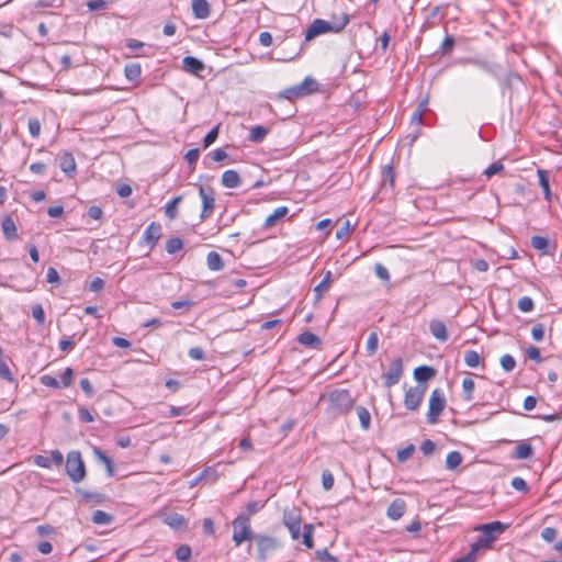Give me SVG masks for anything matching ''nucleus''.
<instances>
[{
	"label": "nucleus",
	"instance_id": "obj_1",
	"mask_svg": "<svg viewBox=\"0 0 562 562\" xmlns=\"http://www.w3.org/2000/svg\"><path fill=\"white\" fill-rule=\"evenodd\" d=\"M349 23V18L344 14L338 21L328 22L322 19H315L307 27L305 32V41H312L313 38L325 34V33H339Z\"/></svg>",
	"mask_w": 562,
	"mask_h": 562
},
{
	"label": "nucleus",
	"instance_id": "obj_2",
	"mask_svg": "<svg viewBox=\"0 0 562 562\" xmlns=\"http://www.w3.org/2000/svg\"><path fill=\"white\" fill-rule=\"evenodd\" d=\"M233 537L232 540L236 547L244 541L254 540L257 533L252 532L250 519L245 513H240L232 522Z\"/></svg>",
	"mask_w": 562,
	"mask_h": 562
},
{
	"label": "nucleus",
	"instance_id": "obj_3",
	"mask_svg": "<svg viewBox=\"0 0 562 562\" xmlns=\"http://www.w3.org/2000/svg\"><path fill=\"white\" fill-rule=\"evenodd\" d=\"M65 470L69 479L74 483L81 482L86 476V465L81 453L78 450L68 452L66 458Z\"/></svg>",
	"mask_w": 562,
	"mask_h": 562
},
{
	"label": "nucleus",
	"instance_id": "obj_4",
	"mask_svg": "<svg viewBox=\"0 0 562 562\" xmlns=\"http://www.w3.org/2000/svg\"><path fill=\"white\" fill-rule=\"evenodd\" d=\"M506 528L507 526L501 521H492L482 525L479 529L483 532V536L476 541V543L483 550L490 549L497 535L505 531Z\"/></svg>",
	"mask_w": 562,
	"mask_h": 562
},
{
	"label": "nucleus",
	"instance_id": "obj_5",
	"mask_svg": "<svg viewBox=\"0 0 562 562\" xmlns=\"http://www.w3.org/2000/svg\"><path fill=\"white\" fill-rule=\"evenodd\" d=\"M445 406L446 397L443 392L440 389H435L429 398V409L427 414L428 424H436L438 422V417L441 415Z\"/></svg>",
	"mask_w": 562,
	"mask_h": 562
},
{
	"label": "nucleus",
	"instance_id": "obj_6",
	"mask_svg": "<svg viewBox=\"0 0 562 562\" xmlns=\"http://www.w3.org/2000/svg\"><path fill=\"white\" fill-rule=\"evenodd\" d=\"M254 540L257 542V559L259 561L267 560L280 547L279 541L271 536L257 533Z\"/></svg>",
	"mask_w": 562,
	"mask_h": 562
},
{
	"label": "nucleus",
	"instance_id": "obj_7",
	"mask_svg": "<svg viewBox=\"0 0 562 562\" xmlns=\"http://www.w3.org/2000/svg\"><path fill=\"white\" fill-rule=\"evenodd\" d=\"M199 195L202 201V211L200 214L201 221L209 218L215 207V193L211 187H204L199 184Z\"/></svg>",
	"mask_w": 562,
	"mask_h": 562
},
{
	"label": "nucleus",
	"instance_id": "obj_8",
	"mask_svg": "<svg viewBox=\"0 0 562 562\" xmlns=\"http://www.w3.org/2000/svg\"><path fill=\"white\" fill-rule=\"evenodd\" d=\"M329 402L340 413L351 408L353 400L348 390H334L329 393Z\"/></svg>",
	"mask_w": 562,
	"mask_h": 562
},
{
	"label": "nucleus",
	"instance_id": "obj_9",
	"mask_svg": "<svg viewBox=\"0 0 562 562\" xmlns=\"http://www.w3.org/2000/svg\"><path fill=\"white\" fill-rule=\"evenodd\" d=\"M403 372L404 368L402 358L394 359L390 364L389 370L382 374L384 386L391 387L397 384L403 375Z\"/></svg>",
	"mask_w": 562,
	"mask_h": 562
},
{
	"label": "nucleus",
	"instance_id": "obj_10",
	"mask_svg": "<svg viewBox=\"0 0 562 562\" xmlns=\"http://www.w3.org/2000/svg\"><path fill=\"white\" fill-rule=\"evenodd\" d=\"M426 389H427V385H417L415 387H409L405 392V396H404L405 407L409 411H416L419 407V405L424 398Z\"/></svg>",
	"mask_w": 562,
	"mask_h": 562
},
{
	"label": "nucleus",
	"instance_id": "obj_11",
	"mask_svg": "<svg viewBox=\"0 0 562 562\" xmlns=\"http://www.w3.org/2000/svg\"><path fill=\"white\" fill-rule=\"evenodd\" d=\"M283 524L288 527L293 540L301 536V517L295 509L284 512Z\"/></svg>",
	"mask_w": 562,
	"mask_h": 562
},
{
	"label": "nucleus",
	"instance_id": "obj_12",
	"mask_svg": "<svg viewBox=\"0 0 562 562\" xmlns=\"http://www.w3.org/2000/svg\"><path fill=\"white\" fill-rule=\"evenodd\" d=\"M182 67L187 72L198 77H202L201 72L205 69L203 61L193 56H186L182 59Z\"/></svg>",
	"mask_w": 562,
	"mask_h": 562
},
{
	"label": "nucleus",
	"instance_id": "obj_13",
	"mask_svg": "<svg viewBox=\"0 0 562 562\" xmlns=\"http://www.w3.org/2000/svg\"><path fill=\"white\" fill-rule=\"evenodd\" d=\"M161 234V226L156 222H151L143 233V239L153 248L158 241Z\"/></svg>",
	"mask_w": 562,
	"mask_h": 562
},
{
	"label": "nucleus",
	"instance_id": "obj_14",
	"mask_svg": "<svg viewBox=\"0 0 562 562\" xmlns=\"http://www.w3.org/2000/svg\"><path fill=\"white\" fill-rule=\"evenodd\" d=\"M406 510V503L402 498H395L392 501L386 510L387 518L392 520H398L403 517Z\"/></svg>",
	"mask_w": 562,
	"mask_h": 562
},
{
	"label": "nucleus",
	"instance_id": "obj_15",
	"mask_svg": "<svg viewBox=\"0 0 562 562\" xmlns=\"http://www.w3.org/2000/svg\"><path fill=\"white\" fill-rule=\"evenodd\" d=\"M194 18L203 20L210 15V4L206 0H191Z\"/></svg>",
	"mask_w": 562,
	"mask_h": 562
},
{
	"label": "nucleus",
	"instance_id": "obj_16",
	"mask_svg": "<svg viewBox=\"0 0 562 562\" xmlns=\"http://www.w3.org/2000/svg\"><path fill=\"white\" fill-rule=\"evenodd\" d=\"M429 330L431 335L440 341H446L448 339L447 327L443 322L439 319L430 321Z\"/></svg>",
	"mask_w": 562,
	"mask_h": 562
},
{
	"label": "nucleus",
	"instance_id": "obj_17",
	"mask_svg": "<svg viewBox=\"0 0 562 562\" xmlns=\"http://www.w3.org/2000/svg\"><path fill=\"white\" fill-rule=\"evenodd\" d=\"M164 522L173 530H183L188 527V520L178 513L165 517Z\"/></svg>",
	"mask_w": 562,
	"mask_h": 562
},
{
	"label": "nucleus",
	"instance_id": "obj_18",
	"mask_svg": "<svg viewBox=\"0 0 562 562\" xmlns=\"http://www.w3.org/2000/svg\"><path fill=\"white\" fill-rule=\"evenodd\" d=\"M59 167L65 173H67L69 176L75 173L76 172V161H75L72 154H70L68 151L63 153L59 156Z\"/></svg>",
	"mask_w": 562,
	"mask_h": 562
},
{
	"label": "nucleus",
	"instance_id": "obj_19",
	"mask_svg": "<svg viewBox=\"0 0 562 562\" xmlns=\"http://www.w3.org/2000/svg\"><path fill=\"white\" fill-rule=\"evenodd\" d=\"M436 375V370L428 366H419L414 370L415 380L422 385Z\"/></svg>",
	"mask_w": 562,
	"mask_h": 562
},
{
	"label": "nucleus",
	"instance_id": "obj_20",
	"mask_svg": "<svg viewBox=\"0 0 562 562\" xmlns=\"http://www.w3.org/2000/svg\"><path fill=\"white\" fill-rule=\"evenodd\" d=\"M2 233L7 240H14L18 238V229L13 218L8 215L2 221Z\"/></svg>",
	"mask_w": 562,
	"mask_h": 562
},
{
	"label": "nucleus",
	"instance_id": "obj_21",
	"mask_svg": "<svg viewBox=\"0 0 562 562\" xmlns=\"http://www.w3.org/2000/svg\"><path fill=\"white\" fill-rule=\"evenodd\" d=\"M240 177L235 170H226L222 175V184L228 189H235L240 186Z\"/></svg>",
	"mask_w": 562,
	"mask_h": 562
},
{
	"label": "nucleus",
	"instance_id": "obj_22",
	"mask_svg": "<svg viewBox=\"0 0 562 562\" xmlns=\"http://www.w3.org/2000/svg\"><path fill=\"white\" fill-rule=\"evenodd\" d=\"M533 456V448L530 443L528 442H519L514 452H513V458L514 459H517V460H525V459H529Z\"/></svg>",
	"mask_w": 562,
	"mask_h": 562
},
{
	"label": "nucleus",
	"instance_id": "obj_23",
	"mask_svg": "<svg viewBox=\"0 0 562 562\" xmlns=\"http://www.w3.org/2000/svg\"><path fill=\"white\" fill-rule=\"evenodd\" d=\"M288 212L289 210L286 206L277 207L270 215L266 217L263 227L270 228L274 226L280 220H282L288 214Z\"/></svg>",
	"mask_w": 562,
	"mask_h": 562
},
{
	"label": "nucleus",
	"instance_id": "obj_24",
	"mask_svg": "<svg viewBox=\"0 0 562 562\" xmlns=\"http://www.w3.org/2000/svg\"><path fill=\"white\" fill-rule=\"evenodd\" d=\"M331 277H333V273L331 271H326L325 272V276H324V279L314 288V294H315V300L316 301H319L324 293H326L330 286V283H331Z\"/></svg>",
	"mask_w": 562,
	"mask_h": 562
},
{
	"label": "nucleus",
	"instance_id": "obj_25",
	"mask_svg": "<svg viewBox=\"0 0 562 562\" xmlns=\"http://www.w3.org/2000/svg\"><path fill=\"white\" fill-rule=\"evenodd\" d=\"M297 341L301 345L310 348H317L322 344L321 338L313 334L312 331H304L300 334L297 337Z\"/></svg>",
	"mask_w": 562,
	"mask_h": 562
},
{
	"label": "nucleus",
	"instance_id": "obj_26",
	"mask_svg": "<svg viewBox=\"0 0 562 562\" xmlns=\"http://www.w3.org/2000/svg\"><path fill=\"white\" fill-rule=\"evenodd\" d=\"M93 454L99 462H101L105 465L108 476H113L114 475V464H113L112 459L110 457H108L101 449H99L97 447L93 449Z\"/></svg>",
	"mask_w": 562,
	"mask_h": 562
},
{
	"label": "nucleus",
	"instance_id": "obj_27",
	"mask_svg": "<svg viewBox=\"0 0 562 562\" xmlns=\"http://www.w3.org/2000/svg\"><path fill=\"white\" fill-rule=\"evenodd\" d=\"M423 123V110L416 109L411 117V124L414 125L415 131L409 134L407 137H409V143L413 144L419 134V125Z\"/></svg>",
	"mask_w": 562,
	"mask_h": 562
},
{
	"label": "nucleus",
	"instance_id": "obj_28",
	"mask_svg": "<svg viewBox=\"0 0 562 562\" xmlns=\"http://www.w3.org/2000/svg\"><path fill=\"white\" fill-rule=\"evenodd\" d=\"M269 131V127L262 125L252 126L250 128L248 139L252 143H261L268 135Z\"/></svg>",
	"mask_w": 562,
	"mask_h": 562
},
{
	"label": "nucleus",
	"instance_id": "obj_29",
	"mask_svg": "<svg viewBox=\"0 0 562 562\" xmlns=\"http://www.w3.org/2000/svg\"><path fill=\"white\" fill-rule=\"evenodd\" d=\"M207 268L212 271H220L223 269L224 263L222 257L216 251H210L206 256Z\"/></svg>",
	"mask_w": 562,
	"mask_h": 562
},
{
	"label": "nucleus",
	"instance_id": "obj_30",
	"mask_svg": "<svg viewBox=\"0 0 562 562\" xmlns=\"http://www.w3.org/2000/svg\"><path fill=\"white\" fill-rule=\"evenodd\" d=\"M539 184L542 188L544 199L550 202L551 201V190L549 184V176L548 171L539 169L538 170Z\"/></svg>",
	"mask_w": 562,
	"mask_h": 562
},
{
	"label": "nucleus",
	"instance_id": "obj_31",
	"mask_svg": "<svg viewBox=\"0 0 562 562\" xmlns=\"http://www.w3.org/2000/svg\"><path fill=\"white\" fill-rule=\"evenodd\" d=\"M125 77L130 81H135L140 77L142 68L137 63L127 64L124 68Z\"/></svg>",
	"mask_w": 562,
	"mask_h": 562
},
{
	"label": "nucleus",
	"instance_id": "obj_32",
	"mask_svg": "<svg viewBox=\"0 0 562 562\" xmlns=\"http://www.w3.org/2000/svg\"><path fill=\"white\" fill-rule=\"evenodd\" d=\"M473 64L475 66H477L480 69H482L483 71H485L494 77L498 76V70L501 67L494 63H490L486 60H474Z\"/></svg>",
	"mask_w": 562,
	"mask_h": 562
},
{
	"label": "nucleus",
	"instance_id": "obj_33",
	"mask_svg": "<svg viewBox=\"0 0 562 562\" xmlns=\"http://www.w3.org/2000/svg\"><path fill=\"white\" fill-rule=\"evenodd\" d=\"M301 89V93L303 97L311 94L312 92L317 90V82L315 79L311 77H306L300 85H297Z\"/></svg>",
	"mask_w": 562,
	"mask_h": 562
},
{
	"label": "nucleus",
	"instance_id": "obj_34",
	"mask_svg": "<svg viewBox=\"0 0 562 562\" xmlns=\"http://www.w3.org/2000/svg\"><path fill=\"white\" fill-rule=\"evenodd\" d=\"M182 201V195H178L173 198L169 203H167L165 209V214L168 218L175 220L178 216L177 207Z\"/></svg>",
	"mask_w": 562,
	"mask_h": 562
},
{
	"label": "nucleus",
	"instance_id": "obj_35",
	"mask_svg": "<svg viewBox=\"0 0 562 562\" xmlns=\"http://www.w3.org/2000/svg\"><path fill=\"white\" fill-rule=\"evenodd\" d=\"M462 462V454L459 451H451L446 458V468L448 470L457 469Z\"/></svg>",
	"mask_w": 562,
	"mask_h": 562
},
{
	"label": "nucleus",
	"instance_id": "obj_36",
	"mask_svg": "<svg viewBox=\"0 0 562 562\" xmlns=\"http://www.w3.org/2000/svg\"><path fill=\"white\" fill-rule=\"evenodd\" d=\"M91 520L95 525L104 526V525L111 524L112 520H113V517H112V515H110V514H108V513H105L103 510H95L92 514Z\"/></svg>",
	"mask_w": 562,
	"mask_h": 562
},
{
	"label": "nucleus",
	"instance_id": "obj_37",
	"mask_svg": "<svg viewBox=\"0 0 562 562\" xmlns=\"http://www.w3.org/2000/svg\"><path fill=\"white\" fill-rule=\"evenodd\" d=\"M313 532H314V526L312 524H305L303 527V544L307 549H312L314 547V540H313Z\"/></svg>",
	"mask_w": 562,
	"mask_h": 562
},
{
	"label": "nucleus",
	"instance_id": "obj_38",
	"mask_svg": "<svg viewBox=\"0 0 562 562\" xmlns=\"http://www.w3.org/2000/svg\"><path fill=\"white\" fill-rule=\"evenodd\" d=\"M530 243L535 249L542 251L544 255L548 254L549 239L547 237L532 236Z\"/></svg>",
	"mask_w": 562,
	"mask_h": 562
},
{
	"label": "nucleus",
	"instance_id": "obj_39",
	"mask_svg": "<svg viewBox=\"0 0 562 562\" xmlns=\"http://www.w3.org/2000/svg\"><path fill=\"white\" fill-rule=\"evenodd\" d=\"M302 97L303 95L301 93V89L299 88L297 85L281 91L279 94L280 99H285V100H290V101H294Z\"/></svg>",
	"mask_w": 562,
	"mask_h": 562
},
{
	"label": "nucleus",
	"instance_id": "obj_40",
	"mask_svg": "<svg viewBox=\"0 0 562 562\" xmlns=\"http://www.w3.org/2000/svg\"><path fill=\"white\" fill-rule=\"evenodd\" d=\"M483 549L475 542L472 544L471 550L463 557L454 560L453 562H475L477 553Z\"/></svg>",
	"mask_w": 562,
	"mask_h": 562
},
{
	"label": "nucleus",
	"instance_id": "obj_41",
	"mask_svg": "<svg viewBox=\"0 0 562 562\" xmlns=\"http://www.w3.org/2000/svg\"><path fill=\"white\" fill-rule=\"evenodd\" d=\"M183 248V241L179 237L169 238L166 243V251L173 255Z\"/></svg>",
	"mask_w": 562,
	"mask_h": 562
},
{
	"label": "nucleus",
	"instance_id": "obj_42",
	"mask_svg": "<svg viewBox=\"0 0 562 562\" xmlns=\"http://www.w3.org/2000/svg\"><path fill=\"white\" fill-rule=\"evenodd\" d=\"M475 384L474 381L470 378H465L462 381V391H463V398L467 402L472 401L473 398V391H474Z\"/></svg>",
	"mask_w": 562,
	"mask_h": 562
},
{
	"label": "nucleus",
	"instance_id": "obj_43",
	"mask_svg": "<svg viewBox=\"0 0 562 562\" xmlns=\"http://www.w3.org/2000/svg\"><path fill=\"white\" fill-rule=\"evenodd\" d=\"M378 346H379L378 333L371 331L368 337L367 347H366L368 355L373 356L378 350Z\"/></svg>",
	"mask_w": 562,
	"mask_h": 562
},
{
	"label": "nucleus",
	"instance_id": "obj_44",
	"mask_svg": "<svg viewBox=\"0 0 562 562\" xmlns=\"http://www.w3.org/2000/svg\"><path fill=\"white\" fill-rule=\"evenodd\" d=\"M415 446L413 443L407 445L403 449H398L396 453L397 461L401 463L406 462L413 456Z\"/></svg>",
	"mask_w": 562,
	"mask_h": 562
},
{
	"label": "nucleus",
	"instance_id": "obj_45",
	"mask_svg": "<svg viewBox=\"0 0 562 562\" xmlns=\"http://www.w3.org/2000/svg\"><path fill=\"white\" fill-rule=\"evenodd\" d=\"M480 355L475 350L464 352V362L470 368H476L480 364Z\"/></svg>",
	"mask_w": 562,
	"mask_h": 562
},
{
	"label": "nucleus",
	"instance_id": "obj_46",
	"mask_svg": "<svg viewBox=\"0 0 562 562\" xmlns=\"http://www.w3.org/2000/svg\"><path fill=\"white\" fill-rule=\"evenodd\" d=\"M357 414H358L361 427L363 429H368L370 426V422H371V416H370V413L368 412V409L362 406H359V407H357Z\"/></svg>",
	"mask_w": 562,
	"mask_h": 562
},
{
	"label": "nucleus",
	"instance_id": "obj_47",
	"mask_svg": "<svg viewBox=\"0 0 562 562\" xmlns=\"http://www.w3.org/2000/svg\"><path fill=\"white\" fill-rule=\"evenodd\" d=\"M29 133L33 138H37L41 134V121L37 117H30L27 122Z\"/></svg>",
	"mask_w": 562,
	"mask_h": 562
},
{
	"label": "nucleus",
	"instance_id": "obj_48",
	"mask_svg": "<svg viewBox=\"0 0 562 562\" xmlns=\"http://www.w3.org/2000/svg\"><path fill=\"white\" fill-rule=\"evenodd\" d=\"M394 170L392 166H384L382 169V183L385 186L386 183L390 184L391 188L394 186Z\"/></svg>",
	"mask_w": 562,
	"mask_h": 562
},
{
	"label": "nucleus",
	"instance_id": "obj_49",
	"mask_svg": "<svg viewBox=\"0 0 562 562\" xmlns=\"http://www.w3.org/2000/svg\"><path fill=\"white\" fill-rule=\"evenodd\" d=\"M191 557V548L188 544H181L176 550V558L179 562H187Z\"/></svg>",
	"mask_w": 562,
	"mask_h": 562
},
{
	"label": "nucleus",
	"instance_id": "obj_50",
	"mask_svg": "<svg viewBox=\"0 0 562 562\" xmlns=\"http://www.w3.org/2000/svg\"><path fill=\"white\" fill-rule=\"evenodd\" d=\"M533 301L529 296H521L517 303L518 310L522 313L531 312L533 310Z\"/></svg>",
	"mask_w": 562,
	"mask_h": 562
},
{
	"label": "nucleus",
	"instance_id": "obj_51",
	"mask_svg": "<svg viewBox=\"0 0 562 562\" xmlns=\"http://www.w3.org/2000/svg\"><path fill=\"white\" fill-rule=\"evenodd\" d=\"M501 366L504 371L510 372L515 369L516 361L512 355L506 353V355L502 356V358H501Z\"/></svg>",
	"mask_w": 562,
	"mask_h": 562
},
{
	"label": "nucleus",
	"instance_id": "obj_52",
	"mask_svg": "<svg viewBox=\"0 0 562 562\" xmlns=\"http://www.w3.org/2000/svg\"><path fill=\"white\" fill-rule=\"evenodd\" d=\"M220 125L214 126L204 137L203 147H210L218 137Z\"/></svg>",
	"mask_w": 562,
	"mask_h": 562
},
{
	"label": "nucleus",
	"instance_id": "obj_53",
	"mask_svg": "<svg viewBox=\"0 0 562 562\" xmlns=\"http://www.w3.org/2000/svg\"><path fill=\"white\" fill-rule=\"evenodd\" d=\"M334 475L329 470H324L322 472V485L325 491H329L334 486Z\"/></svg>",
	"mask_w": 562,
	"mask_h": 562
},
{
	"label": "nucleus",
	"instance_id": "obj_54",
	"mask_svg": "<svg viewBox=\"0 0 562 562\" xmlns=\"http://www.w3.org/2000/svg\"><path fill=\"white\" fill-rule=\"evenodd\" d=\"M315 557L319 562H338V559L331 555L327 549L316 550Z\"/></svg>",
	"mask_w": 562,
	"mask_h": 562
},
{
	"label": "nucleus",
	"instance_id": "obj_55",
	"mask_svg": "<svg viewBox=\"0 0 562 562\" xmlns=\"http://www.w3.org/2000/svg\"><path fill=\"white\" fill-rule=\"evenodd\" d=\"M504 170V165L501 161L493 162L485 170L484 175L487 178H491L492 176L498 175Z\"/></svg>",
	"mask_w": 562,
	"mask_h": 562
},
{
	"label": "nucleus",
	"instance_id": "obj_56",
	"mask_svg": "<svg viewBox=\"0 0 562 562\" xmlns=\"http://www.w3.org/2000/svg\"><path fill=\"white\" fill-rule=\"evenodd\" d=\"M32 316L38 325H43L45 322V312L41 304H35L32 307Z\"/></svg>",
	"mask_w": 562,
	"mask_h": 562
},
{
	"label": "nucleus",
	"instance_id": "obj_57",
	"mask_svg": "<svg viewBox=\"0 0 562 562\" xmlns=\"http://www.w3.org/2000/svg\"><path fill=\"white\" fill-rule=\"evenodd\" d=\"M87 502L100 503L103 499V495L99 493H92L87 491H77Z\"/></svg>",
	"mask_w": 562,
	"mask_h": 562
},
{
	"label": "nucleus",
	"instance_id": "obj_58",
	"mask_svg": "<svg viewBox=\"0 0 562 562\" xmlns=\"http://www.w3.org/2000/svg\"><path fill=\"white\" fill-rule=\"evenodd\" d=\"M531 337L535 341H541L544 337V326L541 323L533 325L531 328Z\"/></svg>",
	"mask_w": 562,
	"mask_h": 562
},
{
	"label": "nucleus",
	"instance_id": "obj_59",
	"mask_svg": "<svg viewBox=\"0 0 562 562\" xmlns=\"http://www.w3.org/2000/svg\"><path fill=\"white\" fill-rule=\"evenodd\" d=\"M436 445L430 439H425L420 445V451L424 453V456H431L435 452Z\"/></svg>",
	"mask_w": 562,
	"mask_h": 562
},
{
	"label": "nucleus",
	"instance_id": "obj_60",
	"mask_svg": "<svg viewBox=\"0 0 562 562\" xmlns=\"http://www.w3.org/2000/svg\"><path fill=\"white\" fill-rule=\"evenodd\" d=\"M526 355L527 357L535 361V362H541L542 361V357H541V353H540V350L539 348L535 347V346H529L527 349H526Z\"/></svg>",
	"mask_w": 562,
	"mask_h": 562
},
{
	"label": "nucleus",
	"instance_id": "obj_61",
	"mask_svg": "<svg viewBox=\"0 0 562 562\" xmlns=\"http://www.w3.org/2000/svg\"><path fill=\"white\" fill-rule=\"evenodd\" d=\"M510 485L516 491H520V492H527L528 491L527 482L522 477H520V476L513 477V480L510 482Z\"/></svg>",
	"mask_w": 562,
	"mask_h": 562
},
{
	"label": "nucleus",
	"instance_id": "obj_62",
	"mask_svg": "<svg viewBox=\"0 0 562 562\" xmlns=\"http://www.w3.org/2000/svg\"><path fill=\"white\" fill-rule=\"evenodd\" d=\"M374 271L375 276L383 280V281H390V273L389 270L382 265V263H375L374 265Z\"/></svg>",
	"mask_w": 562,
	"mask_h": 562
},
{
	"label": "nucleus",
	"instance_id": "obj_63",
	"mask_svg": "<svg viewBox=\"0 0 562 562\" xmlns=\"http://www.w3.org/2000/svg\"><path fill=\"white\" fill-rule=\"evenodd\" d=\"M199 157H200L199 148L189 149L184 155V158L190 166H194L196 164V161L199 160Z\"/></svg>",
	"mask_w": 562,
	"mask_h": 562
},
{
	"label": "nucleus",
	"instance_id": "obj_64",
	"mask_svg": "<svg viewBox=\"0 0 562 562\" xmlns=\"http://www.w3.org/2000/svg\"><path fill=\"white\" fill-rule=\"evenodd\" d=\"M541 538L546 542L550 543V542L554 541V539L557 538V530L552 527H546L541 531Z\"/></svg>",
	"mask_w": 562,
	"mask_h": 562
}]
</instances>
